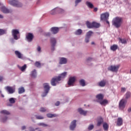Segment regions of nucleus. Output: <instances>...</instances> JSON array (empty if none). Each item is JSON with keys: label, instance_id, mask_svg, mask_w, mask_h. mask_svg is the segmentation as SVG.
<instances>
[{"label": "nucleus", "instance_id": "1", "mask_svg": "<svg viewBox=\"0 0 131 131\" xmlns=\"http://www.w3.org/2000/svg\"><path fill=\"white\" fill-rule=\"evenodd\" d=\"M66 75H67V72H64V73H62L61 75H60L58 77H56L55 78H53L51 82V84L53 86H55L56 85V83H57L58 81H60L61 79H63V78H66Z\"/></svg>", "mask_w": 131, "mask_h": 131}, {"label": "nucleus", "instance_id": "2", "mask_svg": "<svg viewBox=\"0 0 131 131\" xmlns=\"http://www.w3.org/2000/svg\"><path fill=\"white\" fill-rule=\"evenodd\" d=\"M122 18L120 17H116L113 18L112 24L116 28H119V27L121 26V24H122Z\"/></svg>", "mask_w": 131, "mask_h": 131}, {"label": "nucleus", "instance_id": "3", "mask_svg": "<svg viewBox=\"0 0 131 131\" xmlns=\"http://www.w3.org/2000/svg\"><path fill=\"white\" fill-rule=\"evenodd\" d=\"M44 87V92L42 93L41 96L42 97H46L47 95L49 93V92L50 91V85H49V83H45L43 84Z\"/></svg>", "mask_w": 131, "mask_h": 131}, {"label": "nucleus", "instance_id": "4", "mask_svg": "<svg viewBox=\"0 0 131 131\" xmlns=\"http://www.w3.org/2000/svg\"><path fill=\"white\" fill-rule=\"evenodd\" d=\"M8 3L10 5H11V6H13V7H16L17 8L22 7V4L16 0L9 1Z\"/></svg>", "mask_w": 131, "mask_h": 131}, {"label": "nucleus", "instance_id": "5", "mask_svg": "<svg viewBox=\"0 0 131 131\" xmlns=\"http://www.w3.org/2000/svg\"><path fill=\"white\" fill-rule=\"evenodd\" d=\"M126 104V100L125 99H121L119 103V108L120 110H123L125 108V105Z\"/></svg>", "mask_w": 131, "mask_h": 131}, {"label": "nucleus", "instance_id": "6", "mask_svg": "<svg viewBox=\"0 0 131 131\" xmlns=\"http://www.w3.org/2000/svg\"><path fill=\"white\" fill-rule=\"evenodd\" d=\"M119 67H120V65L119 64L116 66H111L108 67V70L110 71H112V72H117L119 69Z\"/></svg>", "mask_w": 131, "mask_h": 131}, {"label": "nucleus", "instance_id": "7", "mask_svg": "<svg viewBox=\"0 0 131 131\" xmlns=\"http://www.w3.org/2000/svg\"><path fill=\"white\" fill-rule=\"evenodd\" d=\"M63 12H64V10L61 8H56L50 11V14L51 15H55V14H57V13H63Z\"/></svg>", "mask_w": 131, "mask_h": 131}, {"label": "nucleus", "instance_id": "8", "mask_svg": "<svg viewBox=\"0 0 131 131\" xmlns=\"http://www.w3.org/2000/svg\"><path fill=\"white\" fill-rule=\"evenodd\" d=\"M110 14L108 12L102 13L100 15V20L101 21H105V20H108L109 19Z\"/></svg>", "mask_w": 131, "mask_h": 131}, {"label": "nucleus", "instance_id": "9", "mask_svg": "<svg viewBox=\"0 0 131 131\" xmlns=\"http://www.w3.org/2000/svg\"><path fill=\"white\" fill-rule=\"evenodd\" d=\"M76 80V78H75V77H70L68 82V85H70V86H73V85H74V83L75 82Z\"/></svg>", "mask_w": 131, "mask_h": 131}, {"label": "nucleus", "instance_id": "10", "mask_svg": "<svg viewBox=\"0 0 131 131\" xmlns=\"http://www.w3.org/2000/svg\"><path fill=\"white\" fill-rule=\"evenodd\" d=\"M34 37V36L33 35V34L31 33H29L26 35V38L29 42H31L32 40H33V38Z\"/></svg>", "mask_w": 131, "mask_h": 131}, {"label": "nucleus", "instance_id": "11", "mask_svg": "<svg viewBox=\"0 0 131 131\" xmlns=\"http://www.w3.org/2000/svg\"><path fill=\"white\" fill-rule=\"evenodd\" d=\"M50 42L51 44V51H55V47L56 46V43H57V40L55 38H51Z\"/></svg>", "mask_w": 131, "mask_h": 131}, {"label": "nucleus", "instance_id": "12", "mask_svg": "<svg viewBox=\"0 0 131 131\" xmlns=\"http://www.w3.org/2000/svg\"><path fill=\"white\" fill-rule=\"evenodd\" d=\"M0 10L1 12H3L4 14H9V13H11V12H12V11L10 10L4 6L1 7Z\"/></svg>", "mask_w": 131, "mask_h": 131}, {"label": "nucleus", "instance_id": "13", "mask_svg": "<svg viewBox=\"0 0 131 131\" xmlns=\"http://www.w3.org/2000/svg\"><path fill=\"white\" fill-rule=\"evenodd\" d=\"M12 34L14 39L17 40V39L19 38H18V36H17V34H19V31L18 30H16V29L12 30Z\"/></svg>", "mask_w": 131, "mask_h": 131}, {"label": "nucleus", "instance_id": "14", "mask_svg": "<svg viewBox=\"0 0 131 131\" xmlns=\"http://www.w3.org/2000/svg\"><path fill=\"white\" fill-rule=\"evenodd\" d=\"M5 89L9 94H14V93H15V89H14L13 87L7 86L5 87Z\"/></svg>", "mask_w": 131, "mask_h": 131}, {"label": "nucleus", "instance_id": "15", "mask_svg": "<svg viewBox=\"0 0 131 131\" xmlns=\"http://www.w3.org/2000/svg\"><path fill=\"white\" fill-rule=\"evenodd\" d=\"M75 127H76V120H74L71 123L70 129L71 130H74Z\"/></svg>", "mask_w": 131, "mask_h": 131}, {"label": "nucleus", "instance_id": "16", "mask_svg": "<svg viewBox=\"0 0 131 131\" xmlns=\"http://www.w3.org/2000/svg\"><path fill=\"white\" fill-rule=\"evenodd\" d=\"M14 54L18 59H23V54H21L18 51H15Z\"/></svg>", "mask_w": 131, "mask_h": 131}, {"label": "nucleus", "instance_id": "17", "mask_svg": "<svg viewBox=\"0 0 131 131\" xmlns=\"http://www.w3.org/2000/svg\"><path fill=\"white\" fill-rule=\"evenodd\" d=\"M51 31L52 32V33H53V34H56V33L59 32V28L52 27L51 29Z\"/></svg>", "mask_w": 131, "mask_h": 131}, {"label": "nucleus", "instance_id": "18", "mask_svg": "<svg viewBox=\"0 0 131 131\" xmlns=\"http://www.w3.org/2000/svg\"><path fill=\"white\" fill-rule=\"evenodd\" d=\"M67 63V59L64 58V57H61L59 59V64H66Z\"/></svg>", "mask_w": 131, "mask_h": 131}, {"label": "nucleus", "instance_id": "19", "mask_svg": "<svg viewBox=\"0 0 131 131\" xmlns=\"http://www.w3.org/2000/svg\"><path fill=\"white\" fill-rule=\"evenodd\" d=\"M86 25L88 28H89V29H92L93 28V22L91 23L89 21H87L86 22Z\"/></svg>", "mask_w": 131, "mask_h": 131}, {"label": "nucleus", "instance_id": "20", "mask_svg": "<svg viewBox=\"0 0 131 131\" xmlns=\"http://www.w3.org/2000/svg\"><path fill=\"white\" fill-rule=\"evenodd\" d=\"M111 50L113 51V52H115L117 49H118V46L117 45H113L112 46H111Z\"/></svg>", "mask_w": 131, "mask_h": 131}, {"label": "nucleus", "instance_id": "21", "mask_svg": "<svg viewBox=\"0 0 131 131\" xmlns=\"http://www.w3.org/2000/svg\"><path fill=\"white\" fill-rule=\"evenodd\" d=\"M117 125L118 126H121V125H122V118H118L117 122Z\"/></svg>", "mask_w": 131, "mask_h": 131}, {"label": "nucleus", "instance_id": "22", "mask_svg": "<svg viewBox=\"0 0 131 131\" xmlns=\"http://www.w3.org/2000/svg\"><path fill=\"white\" fill-rule=\"evenodd\" d=\"M96 98L99 101H102L104 99V95L102 94H99L96 96Z\"/></svg>", "mask_w": 131, "mask_h": 131}, {"label": "nucleus", "instance_id": "23", "mask_svg": "<svg viewBox=\"0 0 131 131\" xmlns=\"http://www.w3.org/2000/svg\"><path fill=\"white\" fill-rule=\"evenodd\" d=\"M103 118L102 117H100L98 118L97 121V126H100L103 123Z\"/></svg>", "mask_w": 131, "mask_h": 131}, {"label": "nucleus", "instance_id": "24", "mask_svg": "<svg viewBox=\"0 0 131 131\" xmlns=\"http://www.w3.org/2000/svg\"><path fill=\"white\" fill-rule=\"evenodd\" d=\"M98 85H99V86H101V88L105 86V85H106V81L105 80L101 81L98 83Z\"/></svg>", "mask_w": 131, "mask_h": 131}, {"label": "nucleus", "instance_id": "25", "mask_svg": "<svg viewBox=\"0 0 131 131\" xmlns=\"http://www.w3.org/2000/svg\"><path fill=\"white\" fill-rule=\"evenodd\" d=\"M100 105L102 106H105L106 104H108V100L104 99L101 101H99Z\"/></svg>", "mask_w": 131, "mask_h": 131}, {"label": "nucleus", "instance_id": "26", "mask_svg": "<svg viewBox=\"0 0 131 131\" xmlns=\"http://www.w3.org/2000/svg\"><path fill=\"white\" fill-rule=\"evenodd\" d=\"M31 76L33 77V78H35L36 77V70L34 69L31 73Z\"/></svg>", "mask_w": 131, "mask_h": 131}, {"label": "nucleus", "instance_id": "27", "mask_svg": "<svg viewBox=\"0 0 131 131\" xmlns=\"http://www.w3.org/2000/svg\"><path fill=\"white\" fill-rule=\"evenodd\" d=\"M86 5L87 6V7H88V8H89V9H93V8H94V5H93V4H92V3L87 1L86 2Z\"/></svg>", "mask_w": 131, "mask_h": 131}, {"label": "nucleus", "instance_id": "28", "mask_svg": "<svg viewBox=\"0 0 131 131\" xmlns=\"http://www.w3.org/2000/svg\"><path fill=\"white\" fill-rule=\"evenodd\" d=\"M93 34L94 32L92 31H89L88 32L86 33V37L91 38V37L92 36V35H93Z\"/></svg>", "mask_w": 131, "mask_h": 131}, {"label": "nucleus", "instance_id": "29", "mask_svg": "<svg viewBox=\"0 0 131 131\" xmlns=\"http://www.w3.org/2000/svg\"><path fill=\"white\" fill-rule=\"evenodd\" d=\"M93 28H99V27H100V24L93 21Z\"/></svg>", "mask_w": 131, "mask_h": 131}, {"label": "nucleus", "instance_id": "30", "mask_svg": "<svg viewBox=\"0 0 131 131\" xmlns=\"http://www.w3.org/2000/svg\"><path fill=\"white\" fill-rule=\"evenodd\" d=\"M74 33L75 35H80V34L82 33V30H81V29H78Z\"/></svg>", "mask_w": 131, "mask_h": 131}, {"label": "nucleus", "instance_id": "31", "mask_svg": "<svg viewBox=\"0 0 131 131\" xmlns=\"http://www.w3.org/2000/svg\"><path fill=\"white\" fill-rule=\"evenodd\" d=\"M103 127L104 130H108V129H109V126L108 125V124H107L106 123H103Z\"/></svg>", "mask_w": 131, "mask_h": 131}, {"label": "nucleus", "instance_id": "32", "mask_svg": "<svg viewBox=\"0 0 131 131\" xmlns=\"http://www.w3.org/2000/svg\"><path fill=\"white\" fill-rule=\"evenodd\" d=\"M47 116L49 118H53V117H57L58 116V115L54 114H48L47 115Z\"/></svg>", "mask_w": 131, "mask_h": 131}, {"label": "nucleus", "instance_id": "33", "mask_svg": "<svg viewBox=\"0 0 131 131\" xmlns=\"http://www.w3.org/2000/svg\"><path fill=\"white\" fill-rule=\"evenodd\" d=\"M25 92V89L24 88L21 87L18 89V94H23V93Z\"/></svg>", "mask_w": 131, "mask_h": 131}, {"label": "nucleus", "instance_id": "34", "mask_svg": "<svg viewBox=\"0 0 131 131\" xmlns=\"http://www.w3.org/2000/svg\"><path fill=\"white\" fill-rule=\"evenodd\" d=\"M0 113H1V114H6V115H9L10 114V112L7 110H3L0 112Z\"/></svg>", "mask_w": 131, "mask_h": 131}, {"label": "nucleus", "instance_id": "35", "mask_svg": "<svg viewBox=\"0 0 131 131\" xmlns=\"http://www.w3.org/2000/svg\"><path fill=\"white\" fill-rule=\"evenodd\" d=\"M27 66L26 64H24L23 67H18L19 69L21 70V71H24L25 69H26Z\"/></svg>", "mask_w": 131, "mask_h": 131}, {"label": "nucleus", "instance_id": "36", "mask_svg": "<svg viewBox=\"0 0 131 131\" xmlns=\"http://www.w3.org/2000/svg\"><path fill=\"white\" fill-rule=\"evenodd\" d=\"M35 66H36V67H37L38 68H39L40 66H41V64H40V62L36 61L35 63Z\"/></svg>", "mask_w": 131, "mask_h": 131}, {"label": "nucleus", "instance_id": "37", "mask_svg": "<svg viewBox=\"0 0 131 131\" xmlns=\"http://www.w3.org/2000/svg\"><path fill=\"white\" fill-rule=\"evenodd\" d=\"M119 40L121 42V43H126V40L125 39L119 38Z\"/></svg>", "mask_w": 131, "mask_h": 131}, {"label": "nucleus", "instance_id": "38", "mask_svg": "<svg viewBox=\"0 0 131 131\" xmlns=\"http://www.w3.org/2000/svg\"><path fill=\"white\" fill-rule=\"evenodd\" d=\"M8 119V117L7 116H5L3 118L1 119V121L2 122H6Z\"/></svg>", "mask_w": 131, "mask_h": 131}, {"label": "nucleus", "instance_id": "39", "mask_svg": "<svg viewBox=\"0 0 131 131\" xmlns=\"http://www.w3.org/2000/svg\"><path fill=\"white\" fill-rule=\"evenodd\" d=\"M130 97V92H127L125 94V98L128 99Z\"/></svg>", "mask_w": 131, "mask_h": 131}, {"label": "nucleus", "instance_id": "40", "mask_svg": "<svg viewBox=\"0 0 131 131\" xmlns=\"http://www.w3.org/2000/svg\"><path fill=\"white\" fill-rule=\"evenodd\" d=\"M9 102L11 104H15V99L13 98H11L9 99Z\"/></svg>", "mask_w": 131, "mask_h": 131}, {"label": "nucleus", "instance_id": "41", "mask_svg": "<svg viewBox=\"0 0 131 131\" xmlns=\"http://www.w3.org/2000/svg\"><path fill=\"white\" fill-rule=\"evenodd\" d=\"M93 128H94V125L93 124H91L88 127L89 130H92V129H93Z\"/></svg>", "mask_w": 131, "mask_h": 131}, {"label": "nucleus", "instance_id": "42", "mask_svg": "<svg viewBox=\"0 0 131 131\" xmlns=\"http://www.w3.org/2000/svg\"><path fill=\"white\" fill-rule=\"evenodd\" d=\"M6 33V31L3 29H0V35H3V34H5Z\"/></svg>", "mask_w": 131, "mask_h": 131}, {"label": "nucleus", "instance_id": "43", "mask_svg": "<svg viewBox=\"0 0 131 131\" xmlns=\"http://www.w3.org/2000/svg\"><path fill=\"white\" fill-rule=\"evenodd\" d=\"M80 2H81V0H76L75 2V7H76V6H77V5H78Z\"/></svg>", "mask_w": 131, "mask_h": 131}, {"label": "nucleus", "instance_id": "44", "mask_svg": "<svg viewBox=\"0 0 131 131\" xmlns=\"http://www.w3.org/2000/svg\"><path fill=\"white\" fill-rule=\"evenodd\" d=\"M36 119H43V117L41 116H36Z\"/></svg>", "mask_w": 131, "mask_h": 131}, {"label": "nucleus", "instance_id": "45", "mask_svg": "<svg viewBox=\"0 0 131 131\" xmlns=\"http://www.w3.org/2000/svg\"><path fill=\"white\" fill-rule=\"evenodd\" d=\"M38 125H41V126H44V127H46V126H48V125L46 124H45L43 123H39L38 124Z\"/></svg>", "mask_w": 131, "mask_h": 131}, {"label": "nucleus", "instance_id": "46", "mask_svg": "<svg viewBox=\"0 0 131 131\" xmlns=\"http://www.w3.org/2000/svg\"><path fill=\"white\" fill-rule=\"evenodd\" d=\"M40 112H46L47 111V110L45 108V107H41L40 108Z\"/></svg>", "mask_w": 131, "mask_h": 131}, {"label": "nucleus", "instance_id": "47", "mask_svg": "<svg viewBox=\"0 0 131 131\" xmlns=\"http://www.w3.org/2000/svg\"><path fill=\"white\" fill-rule=\"evenodd\" d=\"M90 38H89V37L85 36V41L86 43L90 41Z\"/></svg>", "mask_w": 131, "mask_h": 131}, {"label": "nucleus", "instance_id": "48", "mask_svg": "<svg viewBox=\"0 0 131 131\" xmlns=\"http://www.w3.org/2000/svg\"><path fill=\"white\" fill-rule=\"evenodd\" d=\"M37 129H38V128H36L35 129H34L33 127H30V131H35Z\"/></svg>", "mask_w": 131, "mask_h": 131}, {"label": "nucleus", "instance_id": "49", "mask_svg": "<svg viewBox=\"0 0 131 131\" xmlns=\"http://www.w3.org/2000/svg\"><path fill=\"white\" fill-rule=\"evenodd\" d=\"M78 112H79V113H80V114H82V108H78Z\"/></svg>", "mask_w": 131, "mask_h": 131}, {"label": "nucleus", "instance_id": "50", "mask_svg": "<svg viewBox=\"0 0 131 131\" xmlns=\"http://www.w3.org/2000/svg\"><path fill=\"white\" fill-rule=\"evenodd\" d=\"M126 91V89L125 88H122L121 90V93H124Z\"/></svg>", "mask_w": 131, "mask_h": 131}, {"label": "nucleus", "instance_id": "51", "mask_svg": "<svg viewBox=\"0 0 131 131\" xmlns=\"http://www.w3.org/2000/svg\"><path fill=\"white\" fill-rule=\"evenodd\" d=\"M93 61V59L91 58V57H89L88 59H87V62L88 63H89V62H91Z\"/></svg>", "mask_w": 131, "mask_h": 131}, {"label": "nucleus", "instance_id": "52", "mask_svg": "<svg viewBox=\"0 0 131 131\" xmlns=\"http://www.w3.org/2000/svg\"><path fill=\"white\" fill-rule=\"evenodd\" d=\"M87 113H88V111H82V115H84V116H85Z\"/></svg>", "mask_w": 131, "mask_h": 131}, {"label": "nucleus", "instance_id": "53", "mask_svg": "<svg viewBox=\"0 0 131 131\" xmlns=\"http://www.w3.org/2000/svg\"><path fill=\"white\" fill-rule=\"evenodd\" d=\"M37 50L38 52H41V48H40V46L37 47Z\"/></svg>", "mask_w": 131, "mask_h": 131}, {"label": "nucleus", "instance_id": "54", "mask_svg": "<svg viewBox=\"0 0 131 131\" xmlns=\"http://www.w3.org/2000/svg\"><path fill=\"white\" fill-rule=\"evenodd\" d=\"M86 84H85V81L84 79H82V86H85Z\"/></svg>", "mask_w": 131, "mask_h": 131}, {"label": "nucleus", "instance_id": "55", "mask_svg": "<svg viewBox=\"0 0 131 131\" xmlns=\"http://www.w3.org/2000/svg\"><path fill=\"white\" fill-rule=\"evenodd\" d=\"M55 106H59L60 105V101H57L55 104Z\"/></svg>", "mask_w": 131, "mask_h": 131}, {"label": "nucleus", "instance_id": "56", "mask_svg": "<svg viewBox=\"0 0 131 131\" xmlns=\"http://www.w3.org/2000/svg\"><path fill=\"white\" fill-rule=\"evenodd\" d=\"M26 129V126H23L22 127H21V129H22V130H24V129Z\"/></svg>", "mask_w": 131, "mask_h": 131}, {"label": "nucleus", "instance_id": "57", "mask_svg": "<svg viewBox=\"0 0 131 131\" xmlns=\"http://www.w3.org/2000/svg\"><path fill=\"white\" fill-rule=\"evenodd\" d=\"M46 36H50L51 35V33L48 32L46 34Z\"/></svg>", "mask_w": 131, "mask_h": 131}, {"label": "nucleus", "instance_id": "58", "mask_svg": "<svg viewBox=\"0 0 131 131\" xmlns=\"http://www.w3.org/2000/svg\"><path fill=\"white\" fill-rule=\"evenodd\" d=\"M79 83H80V85H82V79H81L79 81Z\"/></svg>", "mask_w": 131, "mask_h": 131}, {"label": "nucleus", "instance_id": "59", "mask_svg": "<svg viewBox=\"0 0 131 131\" xmlns=\"http://www.w3.org/2000/svg\"><path fill=\"white\" fill-rule=\"evenodd\" d=\"M3 79H4V77L0 76V81H3Z\"/></svg>", "mask_w": 131, "mask_h": 131}, {"label": "nucleus", "instance_id": "60", "mask_svg": "<svg viewBox=\"0 0 131 131\" xmlns=\"http://www.w3.org/2000/svg\"><path fill=\"white\" fill-rule=\"evenodd\" d=\"M104 21H106L107 24H108V25H109L110 24V23H109V21H108V19L105 20Z\"/></svg>", "mask_w": 131, "mask_h": 131}, {"label": "nucleus", "instance_id": "61", "mask_svg": "<svg viewBox=\"0 0 131 131\" xmlns=\"http://www.w3.org/2000/svg\"><path fill=\"white\" fill-rule=\"evenodd\" d=\"M97 11H98V8H95L94 9V12H97Z\"/></svg>", "mask_w": 131, "mask_h": 131}, {"label": "nucleus", "instance_id": "62", "mask_svg": "<svg viewBox=\"0 0 131 131\" xmlns=\"http://www.w3.org/2000/svg\"><path fill=\"white\" fill-rule=\"evenodd\" d=\"M40 3V0H38V1H37L36 4H37V5H38V4H39Z\"/></svg>", "mask_w": 131, "mask_h": 131}, {"label": "nucleus", "instance_id": "63", "mask_svg": "<svg viewBox=\"0 0 131 131\" xmlns=\"http://www.w3.org/2000/svg\"><path fill=\"white\" fill-rule=\"evenodd\" d=\"M128 112H131V107L129 108L127 110Z\"/></svg>", "mask_w": 131, "mask_h": 131}, {"label": "nucleus", "instance_id": "64", "mask_svg": "<svg viewBox=\"0 0 131 131\" xmlns=\"http://www.w3.org/2000/svg\"><path fill=\"white\" fill-rule=\"evenodd\" d=\"M3 18H4V16H3L2 15L0 14V18L1 19H3Z\"/></svg>", "mask_w": 131, "mask_h": 131}]
</instances>
